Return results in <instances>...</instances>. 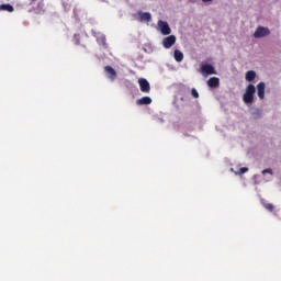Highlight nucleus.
Segmentation results:
<instances>
[{"label": "nucleus", "mask_w": 281, "mask_h": 281, "mask_svg": "<svg viewBox=\"0 0 281 281\" xmlns=\"http://www.w3.org/2000/svg\"><path fill=\"white\" fill-rule=\"evenodd\" d=\"M254 98H256V86L250 83L246 87V92L243 95L244 103L254 104Z\"/></svg>", "instance_id": "1"}, {"label": "nucleus", "mask_w": 281, "mask_h": 281, "mask_svg": "<svg viewBox=\"0 0 281 281\" xmlns=\"http://www.w3.org/2000/svg\"><path fill=\"white\" fill-rule=\"evenodd\" d=\"M203 1V3H207V2H210V1H212V0H202Z\"/></svg>", "instance_id": "20"}, {"label": "nucleus", "mask_w": 281, "mask_h": 281, "mask_svg": "<svg viewBox=\"0 0 281 281\" xmlns=\"http://www.w3.org/2000/svg\"><path fill=\"white\" fill-rule=\"evenodd\" d=\"M139 19L140 21H146L147 23H150V21L153 20V15L148 12H145L140 13Z\"/></svg>", "instance_id": "13"}, {"label": "nucleus", "mask_w": 281, "mask_h": 281, "mask_svg": "<svg viewBox=\"0 0 281 281\" xmlns=\"http://www.w3.org/2000/svg\"><path fill=\"white\" fill-rule=\"evenodd\" d=\"M245 172H249V168H247V167H241V168L239 169V171L237 172V175H245Z\"/></svg>", "instance_id": "17"}, {"label": "nucleus", "mask_w": 281, "mask_h": 281, "mask_svg": "<svg viewBox=\"0 0 281 281\" xmlns=\"http://www.w3.org/2000/svg\"><path fill=\"white\" fill-rule=\"evenodd\" d=\"M202 74H206V76H214L216 75V69L212 64H202L201 66Z\"/></svg>", "instance_id": "5"}, {"label": "nucleus", "mask_w": 281, "mask_h": 281, "mask_svg": "<svg viewBox=\"0 0 281 281\" xmlns=\"http://www.w3.org/2000/svg\"><path fill=\"white\" fill-rule=\"evenodd\" d=\"M32 1H36V0H32Z\"/></svg>", "instance_id": "22"}, {"label": "nucleus", "mask_w": 281, "mask_h": 281, "mask_svg": "<svg viewBox=\"0 0 281 281\" xmlns=\"http://www.w3.org/2000/svg\"><path fill=\"white\" fill-rule=\"evenodd\" d=\"M262 205L266 210H268V212H273V210H276V206H273V204H271V203L263 202Z\"/></svg>", "instance_id": "15"}, {"label": "nucleus", "mask_w": 281, "mask_h": 281, "mask_svg": "<svg viewBox=\"0 0 281 281\" xmlns=\"http://www.w3.org/2000/svg\"><path fill=\"white\" fill-rule=\"evenodd\" d=\"M173 58H175L176 63H181L183 60V53L179 49H176L173 52Z\"/></svg>", "instance_id": "11"}, {"label": "nucleus", "mask_w": 281, "mask_h": 281, "mask_svg": "<svg viewBox=\"0 0 281 281\" xmlns=\"http://www.w3.org/2000/svg\"><path fill=\"white\" fill-rule=\"evenodd\" d=\"M246 80H247V82H254V80H256V71H254V70L247 71Z\"/></svg>", "instance_id": "12"}, {"label": "nucleus", "mask_w": 281, "mask_h": 281, "mask_svg": "<svg viewBox=\"0 0 281 281\" xmlns=\"http://www.w3.org/2000/svg\"><path fill=\"white\" fill-rule=\"evenodd\" d=\"M191 95L192 98H195V100L199 99V91H196V88L191 89Z\"/></svg>", "instance_id": "16"}, {"label": "nucleus", "mask_w": 281, "mask_h": 281, "mask_svg": "<svg viewBox=\"0 0 281 281\" xmlns=\"http://www.w3.org/2000/svg\"><path fill=\"white\" fill-rule=\"evenodd\" d=\"M158 27L164 36H168V34L172 32L170 25H168V22L166 21H158Z\"/></svg>", "instance_id": "2"}, {"label": "nucleus", "mask_w": 281, "mask_h": 281, "mask_svg": "<svg viewBox=\"0 0 281 281\" xmlns=\"http://www.w3.org/2000/svg\"><path fill=\"white\" fill-rule=\"evenodd\" d=\"M207 85L209 87H211L212 89H216V87H220L221 85V79H218L217 77H211L207 80Z\"/></svg>", "instance_id": "10"}, {"label": "nucleus", "mask_w": 281, "mask_h": 281, "mask_svg": "<svg viewBox=\"0 0 281 281\" xmlns=\"http://www.w3.org/2000/svg\"><path fill=\"white\" fill-rule=\"evenodd\" d=\"M138 85L142 93H150V82L145 78L138 79Z\"/></svg>", "instance_id": "6"}, {"label": "nucleus", "mask_w": 281, "mask_h": 281, "mask_svg": "<svg viewBox=\"0 0 281 281\" xmlns=\"http://www.w3.org/2000/svg\"><path fill=\"white\" fill-rule=\"evenodd\" d=\"M74 40H75L76 45H80V34H75Z\"/></svg>", "instance_id": "18"}, {"label": "nucleus", "mask_w": 281, "mask_h": 281, "mask_svg": "<svg viewBox=\"0 0 281 281\" xmlns=\"http://www.w3.org/2000/svg\"><path fill=\"white\" fill-rule=\"evenodd\" d=\"M265 82H259L257 85V95L260 100H265Z\"/></svg>", "instance_id": "9"}, {"label": "nucleus", "mask_w": 281, "mask_h": 281, "mask_svg": "<svg viewBox=\"0 0 281 281\" xmlns=\"http://www.w3.org/2000/svg\"><path fill=\"white\" fill-rule=\"evenodd\" d=\"M38 5H44L43 1H41V2L38 3Z\"/></svg>", "instance_id": "21"}, {"label": "nucleus", "mask_w": 281, "mask_h": 281, "mask_svg": "<svg viewBox=\"0 0 281 281\" xmlns=\"http://www.w3.org/2000/svg\"><path fill=\"white\" fill-rule=\"evenodd\" d=\"M175 43H177V36L169 35L162 40V47H165V49H170Z\"/></svg>", "instance_id": "3"}, {"label": "nucleus", "mask_w": 281, "mask_h": 281, "mask_svg": "<svg viewBox=\"0 0 281 281\" xmlns=\"http://www.w3.org/2000/svg\"><path fill=\"white\" fill-rule=\"evenodd\" d=\"M136 104H137V106L153 104V99H150V97H143V98L136 100Z\"/></svg>", "instance_id": "8"}, {"label": "nucleus", "mask_w": 281, "mask_h": 281, "mask_svg": "<svg viewBox=\"0 0 281 281\" xmlns=\"http://www.w3.org/2000/svg\"><path fill=\"white\" fill-rule=\"evenodd\" d=\"M0 10H4L7 12H14V7H12V4H1Z\"/></svg>", "instance_id": "14"}, {"label": "nucleus", "mask_w": 281, "mask_h": 281, "mask_svg": "<svg viewBox=\"0 0 281 281\" xmlns=\"http://www.w3.org/2000/svg\"><path fill=\"white\" fill-rule=\"evenodd\" d=\"M104 71L108 74L109 79L113 82L115 80V78H117V72L115 71V69L111 66H105L104 67Z\"/></svg>", "instance_id": "7"}, {"label": "nucleus", "mask_w": 281, "mask_h": 281, "mask_svg": "<svg viewBox=\"0 0 281 281\" xmlns=\"http://www.w3.org/2000/svg\"><path fill=\"white\" fill-rule=\"evenodd\" d=\"M273 175V170H271V169H265L263 171H262V175Z\"/></svg>", "instance_id": "19"}, {"label": "nucleus", "mask_w": 281, "mask_h": 281, "mask_svg": "<svg viewBox=\"0 0 281 281\" xmlns=\"http://www.w3.org/2000/svg\"><path fill=\"white\" fill-rule=\"evenodd\" d=\"M269 34H271V32L269 31V29L265 27V26H259L257 27V30L255 31V38H263V36H269Z\"/></svg>", "instance_id": "4"}]
</instances>
